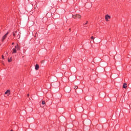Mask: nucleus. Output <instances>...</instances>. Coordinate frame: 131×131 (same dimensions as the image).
<instances>
[{
	"instance_id": "1",
	"label": "nucleus",
	"mask_w": 131,
	"mask_h": 131,
	"mask_svg": "<svg viewBox=\"0 0 131 131\" xmlns=\"http://www.w3.org/2000/svg\"><path fill=\"white\" fill-rule=\"evenodd\" d=\"M9 34V32H7V33H6L3 37H2V42H4L5 41V39H6L8 36V35Z\"/></svg>"
},
{
	"instance_id": "2",
	"label": "nucleus",
	"mask_w": 131,
	"mask_h": 131,
	"mask_svg": "<svg viewBox=\"0 0 131 131\" xmlns=\"http://www.w3.org/2000/svg\"><path fill=\"white\" fill-rule=\"evenodd\" d=\"M74 19H80L81 18V15L79 14H76L72 16Z\"/></svg>"
},
{
	"instance_id": "3",
	"label": "nucleus",
	"mask_w": 131,
	"mask_h": 131,
	"mask_svg": "<svg viewBox=\"0 0 131 131\" xmlns=\"http://www.w3.org/2000/svg\"><path fill=\"white\" fill-rule=\"evenodd\" d=\"M111 18V16H110L109 15L107 14L105 16V21H106V22H108V21H109V20H108V19H110Z\"/></svg>"
},
{
	"instance_id": "4",
	"label": "nucleus",
	"mask_w": 131,
	"mask_h": 131,
	"mask_svg": "<svg viewBox=\"0 0 131 131\" xmlns=\"http://www.w3.org/2000/svg\"><path fill=\"white\" fill-rule=\"evenodd\" d=\"M10 93H11V91L10 90H8L5 92V95H8V96H9V95H10Z\"/></svg>"
},
{
	"instance_id": "5",
	"label": "nucleus",
	"mask_w": 131,
	"mask_h": 131,
	"mask_svg": "<svg viewBox=\"0 0 131 131\" xmlns=\"http://www.w3.org/2000/svg\"><path fill=\"white\" fill-rule=\"evenodd\" d=\"M35 70H38V69H39V66L36 64L35 66Z\"/></svg>"
},
{
	"instance_id": "6",
	"label": "nucleus",
	"mask_w": 131,
	"mask_h": 131,
	"mask_svg": "<svg viewBox=\"0 0 131 131\" xmlns=\"http://www.w3.org/2000/svg\"><path fill=\"white\" fill-rule=\"evenodd\" d=\"M17 53V50L16 49L13 48L12 49V54H16Z\"/></svg>"
},
{
	"instance_id": "7",
	"label": "nucleus",
	"mask_w": 131,
	"mask_h": 131,
	"mask_svg": "<svg viewBox=\"0 0 131 131\" xmlns=\"http://www.w3.org/2000/svg\"><path fill=\"white\" fill-rule=\"evenodd\" d=\"M126 88H127L126 83H124L123 84V89H126Z\"/></svg>"
},
{
	"instance_id": "8",
	"label": "nucleus",
	"mask_w": 131,
	"mask_h": 131,
	"mask_svg": "<svg viewBox=\"0 0 131 131\" xmlns=\"http://www.w3.org/2000/svg\"><path fill=\"white\" fill-rule=\"evenodd\" d=\"M14 49H15V50H19V45L17 44V45L15 46V48Z\"/></svg>"
},
{
	"instance_id": "9",
	"label": "nucleus",
	"mask_w": 131,
	"mask_h": 131,
	"mask_svg": "<svg viewBox=\"0 0 131 131\" xmlns=\"http://www.w3.org/2000/svg\"><path fill=\"white\" fill-rule=\"evenodd\" d=\"M45 20H47V18L43 17V18L42 19V21L43 23H46V21Z\"/></svg>"
},
{
	"instance_id": "10",
	"label": "nucleus",
	"mask_w": 131,
	"mask_h": 131,
	"mask_svg": "<svg viewBox=\"0 0 131 131\" xmlns=\"http://www.w3.org/2000/svg\"><path fill=\"white\" fill-rule=\"evenodd\" d=\"M16 33H17V31H16L15 32L13 33V36H14V37H15V36H16Z\"/></svg>"
},
{
	"instance_id": "11",
	"label": "nucleus",
	"mask_w": 131,
	"mask_h": 131,
	"mask_svg": "<svg viewBox=\"0 0 131 131\" xmlns=\"http://www.w3.org/2000/svg\"><path fill=\"white\" fill-rule=\"evenodd\" d=\"M88 23H89V21H86L85 24H83V26H84L86 25V24H88Z\"/></svg>"
},
{
	"instance_id": "12",
	"label": "nucleus",
	"mask_w": 131,
	"mask_h": 131,
	"mask_svg": "<svg viewBox=\"0 0 131 131\" xmlns=\"http://www.w3.org/2000/svg\"><path fill=\"white\" fill-rule=\"evenodd\" d=\"M70 91H71V89H70V88H69V91H66L67 93H70Z\"/></svg>"
},
{
	"instance_id": "13",
	"label": "nucleus",
	"mask_w": 131,
	"mask_h": 131,
	"mask_svg": "<svg viewBox=\"0 0 131 131\" xmlns=\"http://www.w3.org/2000/svg\"><path fill=\"white\" fill-rule=\"evenodd\" d=\"M8 62L10 63L12 61V58H11L10 59H8Z\"/></svg>"
},
{
	"instance_id": "14",
	"label": "nucleus",
	"mask_w": 131,
	"mask_h": 131,
	"mask_svg": "<svg viewBox=\"0 0 131 131\" xmlns=\"http://www.w3.org/2000/svg\"><path fill=\"white\" fill-rule=\"evenodd\" d=\"M78 88V87L77 86H75L74 89V90H77Z\"/></svg>"
},
{
	"instance_id": "15",
	"label": "nucleus",
	"mask_w": 131,
	"mask_h": 131,
	"mask_svg": "<svg viewBox=\"0 0 131 131\" xmlns=\"http://www.w3.org/2000/svg\"><path fill=\"white\" fill-rule=\"evenodd\" d=\"M45 104H46V102L45 101H42V104L45 105Z\"/></svg>"
},
{
	"instance_id": "16",
	"label": "nucleus",
	"mask_w": 131,
	"mask_h": 131,
	"mask_svg": "<svg viewBox=\"0 0 131 131\" xmlns=\"http://www.w3.org/2000/svg\"><path fill=\"white\" fill-rule=\"evenodd\" d=\"M17 37L18 38H20V34H18L17 36Z\"/></svg>"
},
{
	"instance_id": "17",
	"label": "nucleus",
	"mask_w": 131,
	"mask_h": 131,
	"mask_svg": "<svg viewBox=\"0 0 131 131\" xmlns=\"http://www.w3.org/2000/svg\"><path fill=\"white\" fill-rule=\"evenodd\" d=\"M91 39H95V37H94V36H91Z\"/></svg>"
},
{
	"instance_id": "18",
	"label": "nucleus",
	"mask_w": 131,
	"mask_h": 131,
	"mask_svg": "<svg viewBox=\"0 0 131 131\" xmlns=\"http://www.w3.org/2000/svg\"><path fill=\"white\" fill-rule=\"evenodd\" d=\"M27 97H29V94H28L27 95Z\"/></svg>"
},
{
	"instance_id": "19",
	"label": "nucleus",
	"mask_w": 131,
	"mask_h": 131,
	"mask_svg": "<svg viewBox=\"0 0 131 131\" xmlns=\"http://www.w3.org/2000/svg\"><path fill=\"white\" fill-rule=\"evenodd\" d=\"M2 59H5L4 57V55L2 56Z\"/></svg>"
},
{
	"instance_id": "20",
	"label": "nucleus",
	"mask_w": 131,
	"mask_h": 131,
	"mask_svg": "<svg viewBox=\"0 0 131 131\" xmlns=\"http://www.w3.org/2000/svg\"><path fill=\"white\" fill-rule=\"evenodd\" d=\"M69 31L70 32L71 31V29H69Z\"/></svg>"
},
{
	"instance_id": "21",
	"label": "nucleus",
	"mask_w": 131,
	"mask_h": 131,
	"mask_svg": "<svg viewBox=\"0 0 131 131\" xmlns=\"http://www.w3.org/2000/svg\"><path fill=\"white\" fill-rule=\"evenodd\" d=\"M14 42H12V45H14Z\"/></svg>"
}]
</instances>
